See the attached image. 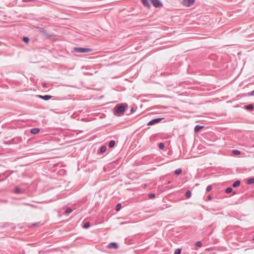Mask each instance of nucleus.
<instances>
[{
  "mask_svg": "<svg viewBox=\"0 0 254 254\" xmlns=\"http://www.w3.org/2000/svg\"><path fill=\"white\" fill-rule=\"evenodd\" d=\"M127 105L124 104H117L113 109L114 114L116 116H121L124 115Z\"/></svg>",
  "mask_w": 254,
  "mask_h": 254,
  "instance_id": "f257e3e1",
  "label": "nucleus"
},
{
  "mask_svg": "<svg viewBox=\"0 0 254 254\" xmlns=\"http://www.w3.org/2000/svg\"><path fill=\"white\" fill-rule=\"evenodd\" d=\"M38 31L42 35V36L46 39H53L54 35L51 33L48 32L44 28L42 27L37 28Z\"/></svg>",
  "mask_w": 254,
  "mask_h": 254,
  "instance_id": "f03ea898",
  "label": "nucleus"
},
{
  "mask_svg": "<svg viewBox=\"0 0 254 254\" xmlns=\"http://www.w3.org/2000/svg\"><path fill=\"white\" fill-rule=\"evenodd\" d=\"M74 51L77 53H84L91 52L92 50L89 48L77 47L74 48Z\"/></svg>",
  "mask_w": 254,
  "mask_h": 254,
  "instance_id": "7ed1b4c3",
  "label": "nucleus"
},
{
  "mask_svg": "<svg viewBox=\"0 0 254 254\" xmlns=\"http://www.w3.org/2000/svg\"><path fill=\"white\" fill-rule=\"evenodd\" d=\"M162 120V118H155L152 120H151L150 122H149L147 124V126H152L154 124H156L158 123H159L161 120Z\"/></svg>",
  "mask_w": 254,
  "mask_h": 254,
  "instance_id": "20e7f679",
  "label": "nucleus"
},
{
  "mask_svg": "<svg viewBox=\"0 0 254 254\" xmlns=\"http://www.w3.org/2000/svg\"><path fill=\"white\" fill-rule=\"evenodd\" d=\"M108 248L109 249H114L115 250H117L119 248L118 245L117 243L112 242L108 245Z\"/></svg>",
  "mask_w": 254,
  "mask_h": 254,
  "instance_id": "39448f33",
  "label": "nucleus"
},
{
  "mask_svg": "<svg viewBox=\"0 0 254 254\" xmlns=\"http://www.w3.org/2000/svg\"><path fill=\"white\" fill-rule=\"evenodd\" d=\"M151 1L155 7H158L162 5V3L160 0H151Z\"/></svg>",
  "mask_w": 254,
  "mask_h": 254,
  "instance_id": "423d86ee",
  "label": "nucleus"
},
{
  "mask_svg": "<svg viewBox=\"0 0 254 254\" xmlns=\"http://www.w3.org/2000/svg\"><path fill=\"white\" fill-rule=\"evenodd\" d=\"M37 97L40 99H42L44 100L48 101L52 98V96L49 95H37Z\"/></svg>",
  "mask_w": 254,
  "mask_h": 254,
  "instance_id": "0eeeda50",
  "label": "nucleus"
},
{
  "mask_svg": "<svg viewBox=\"0 0 254 254\" xmlns=\"http://www.w3.org/2000/svg\"><path fill=\"white\" fill-rule=\"evenodd\" d=\"M194 0H183V3L184 5L190 6L193 4Z\"/></svg>",
  "mask_w": 254,
  "mask_h": 254,
  "instance_id": "6e6552de",
  "label": "nucleus"
},
{
  "mask_svg": "<svg viewBox=\"0 0 254 254\" xmlns=\"http://www.w3.org/2000/svg\"><path fill=\"white\" fill-rule=\"evenodd\" d=\"M40 131V129L38 128H33L31 129L30 132L32 134H37Z\"/></svg>",
  "mask_w": 254,
  "mask_h": 254,
  "instance_id": "1a4fd4ad",
  "label": "nucleus"
},
{
  "mask_svg": "<svg viewBox=\"0 0 254 254\" xmlns=\"http://www.w3.org/2000/svg\"><path fill=\"white\" fill-rule=\"evenodd\" d=\"M203 127V126L196 125L194 128V130L195 132L199 131L201 128Z\"/></svg>",
  "mask_w": 254,
  "mask_h": 254,
  "instance_id": "9d476101",
  "label": "nucleus"
},
{
  "mask_svg": "<svg viewBox=\"0 0 254 254\" xmlns=\"http://www.w3.org/2000/svg\"><path fill=\"white\" fill-rule=\"evenodd\" d=\"M141 1L144 6L147 7H150V4L149 3L148 0H141Z\"/></svg>",
  "mask_w": 254,
  "mask_h": 254,
  "instance_id": "9b49d317",
  "label": "nucleus"
},
{
  "mask_svg": "<svg viewBox=\"0 0 254 254\" xmlns=\"http://www.w3.org/2000/svg\"><path fill=\"white\" fill-rule=\"evenodd\" d=\"M115 145V141L113 140H110L108 144V146L110 148L114 147Z\"/></svg>",
  "mask_w": 254,
  "mask_h": 254,
  "instance_id": "f8f14e48",
  "label": "nucleus"
},
{
  "mask_svg": "<svg viewBox=\"0 0 254 254\" xmlns=\"http://www.w3.org/2000/svg\"><path fill=\"white\" fill-rule=\"evenodd\" d=\"M245 109L248 110L252 111L254 110V106L252 104H249L245 106Z\"/></svg>",
  "mask_w": 254,
  "mask_h": 254,
  "instance_id": "ddd939ff",
  "label": "nucleus"
},
{
  "mask_svg": "<svg viewBox=\"0 0 254 254\" xmlns=\"http://www.w3.org/2000/svg\"><path fill=\"white\" fill-rule=\"evenodd\" d=\"M107 147L106 146L103 145L100 148V152L101 153H104L106 152Z\"/></svg>",
  "mask_w": 254,
  "mask_h": 254,
  "instance_id": "4468645a",
  "label": "nucleus"
},
{
  "mask_svg": "<svg viewBox=\"0 0 254 254\" xmlns=\"http://www.w3.org/2000/svg\"><path fill=\"white\" fill-rule=\"evenodd\" d=\"M240 183H241V182H240V181H235V182L233 184V185H232V187H233V188H236V187H238V186H240Z\"/></svg>",
  "mask_w": 254,
  "mask_h": 254,
  "instance_id": "2eb2a0df",
  "label": "nucleus"
},
{
  "mask_svg": "<svg viewBox=\"0 0 254 254\" xmlns=\"http://www.w3.org/2000/svg\"><path fill=\"white\" fill-rule=\"evenodd\" d=\"M254 183V178H251L247 180V184L248 185H252Z\"/></svg>",
  "mask_w": 254,
  "mask_h": 254,
  "instance_id": "dca6fc26",
  "label": "nucleus"
},
{
  "mask_svg": "<svg viewBox=\"0 0 254 254\" xmlns=\"http://www.w3.org/2000/svg\"><path fill=\"white\" fill-rule=\"evenodd\" d=\"M90 223L89 222H86L84 223L83 226V228L84 229H87L90 227Z\"/></svg>",
  "mask_w": 254,
  "mask_h": 254,
  "instance_id": "f3484780",
  "label": "nucleus"
},
{
  "mask_svg": "<svg viewBox=\"0 0 254 254\" xmlns=\"http://www.w3.org/2000/svg\"><path fill=\"white\" fill-rule=\"evenodd\" d=\"M191 192L190 190H188L186 192V196L187 198H190L191 196Z\"/></svg>",
  "mask_w": 254,
  "mask_h": 254,
  "instance_id": "a211bd4d",
  "label": "nucleus"
},
{
  "mask_svg": "<svg viewBox=\"0 0 254 254\" xmlns=\"http://www.w3.org/2000/svg\"><path fill=\"white\" fill-rule=\"evenodd\" d=\"M182 169H178L175 171V174L176 175H180L182 173Z\"/></svg>",
  "mask_w": 254,
  "mask_h": 254,
  "instance_id": "6ab92c4d",
  "label": "nucleus"
},
{
  "mask_svg": "<svg viewBox=\"0 0 254 254\" xmlns=\"http://www.w3.org/2000/svg\"><path fill=\"white\" fill-rule=\"evenodd\" d=\"M14 191L17 194H19V193H21V189L20 188H17V187L15 189Z\"/></svg>",
  "mask_w": 254,
  "mask_h": 254,
  "instance_id": "aec40b11",
  "label": "nucleus"
},
{
  "mask_svg": "<svg viewBox=\"0 0 254 254\" xmlns=\"http://www.w3.org/2000/svg\"><path fill=\"white\" fill-rule=\"evenodd\" d=\"M233 190V189L232 188H230V187H229L228 188H227L225 190V192L227 193H230L231 192H232Z\"/></svg>",
  "mask_w": 254,
  "mask_h": 254,
  "instance_id": "412c9836",
  "label": "nucleus"
},
{
  "mask_svg": "<svg viewBox=\"0 0 254 254\" xmlns=\"http://www.w3.org/2000/svg\"><path fill=\"white\" fill-rule=\"evenodd\" d=\"M72 212V209L68 207V208H67L66 209H65V212L66 213V214H69L71 212Z\"/></svg>",
  "mask_w": 254,
  "mask_h": 254,
  "instance_id": "4be33fe9",
  "label": "nucleus"
},
{
  "mask_svg": "<svg viewBox=\"0 0 254 254\" xmlns=\"http://www.w3.org/2000/svg\"><path fill=\"white\" fill-rule=\"evenodd\" d=\"M181 249H177L175 251L174 254H181Z\"/></svg>",
  "mask_w": 254,
  "mask_h": 254,
  "instance_id": "5701e85b",
  "label": "nucleus"
},
{
  "mask_svg": "<svg viewBox=\"0 0 254 254\" xmlns=\"http://www.w3.org/2000/svg\"><path fill=\"white\" fill-rule=\"evenodd\" d=\"M232 152L235 155H239L241 153L240 151L237 150H233Z\"/></svg>",
  "mask_w": 254,
  "mask_h": 254,
  "instance_id": "b1692460",
  "label": "nucleus"
},
{
  "mask_svg": "<svg viewBox=\"0 0 254 254\" xmlns=\"http://www.w3.org/2000/svg\"><path fill=\"white\" fill-rule=\"evenodd\" d=\"M121 206H122V205H121V203L117 204V205L116 206V210L118 211H119L121 208Z\"/></svg>",
  "mask_w": 254,
  "mask_h": 254,
  "instance_id": "393cba45",
  "label": "nucleus"
},
{
  "mask_svg": "<svg viewBox=\"0 0 254 254\" xmlns=\"http://www.w3.org/2000/svg\"><path fill=\"white\" fill-rule=\"evenodd\" d=\"M201 245H202V243L200 241L197 242L195 244V246L196 247H201Z\"/></svg>",
  "mask_w": 254,
  "mask_h": 254,
  "instance_id": "a878e982",
  "label": "nucleus"
},
{
  "mask_svg": "<svg viewBox=\"0 0 254 254\" xmlns=\"http://www.w3.org/2000/svg\"><path fill=\"white\" fill-rule=\"evenodd\" d=\"M158 147L161 149H163L164 148V144L163 143H160L158 145Z\"/></svg>",
  "mask_w": 254,
  "mask_h": 254,
  "instance_id": "bb28decb",
  "label": "nucleus"
},
{
  "mask_svg": "<svg viewBox=\"0 0 254 254\" xmlns=\"http://www.w3.org/2000/svg\"><path fill=\"white\" fill-rule=\"evenodd\" d=\"M23 41L25 43H28L29 41V39L28 37H25L23 38Z\"/></svg>",
  "mask_w": 254,
  "mask_h": 254,
  "instance_id": "cd10ccee",
  "label": "nucleus"
},
{
  "mask_svg": "<svg viewBox=\"0 0 254 254\" xmlns=\"http://www.w3.org/2000/svg\"><path fill=\"white\" fill-rule=\"evenodd\" d=\"M211 189H212L211 186L210 185H209V186H208L207 187L206 189V191L207 192H208V191L211 190Z\"/></svg>",
  "mask_w": 254,
  "mask_h": 254,
  "instance_id": "c85d7f7f",
  "label": "nucleus"
},
{
  "mask_svg": "<svg viewBox=\"0 0 254 254\" xmlns=\"http://www.w3.org/2000/svg\"><path fill=\"white\" fill-rule=\"evenodd\" d=\"M148 196L150 198H154L155 197V194L154 193H149L148 194Z\"/></svg>",
  "mask_w": 254,
  "mask_h": 254,
  "instance_id": "c756f323",
  "label": "nucleus"
},
{
  "mask_svg": "<svg viewBox=\"0 0 254 254\" xmlns=\"http://www.w3.org/2000/svg\"><path fill=\"white\" fill-rule=\"evenodd\" d=\"M249 95L250 96H254V90L253 91H252L250 94Z\"/></svg>",
  "mask_w": 254,
  "mask_h": 254,
  "instance_id": "7c9ffc66",
  "label": "nucleus"
},
{
  "mask_svg": "<svg viewBox=\"0 0 254 254\" xmlns=\"http://www.w3.org/2000/svg\"><path fill=\"white\" fill-rule=\"evenodd\" d=\"M212 196H211L210 195H208V196L207 199H208V200H211V199H212Z\"/></svg>",
  "mask_w": 254,
  "mask_h": 254,
  "instance_id": "2f4dec72",
  "label": "nucleus"
},
{
  "mask_svg": "<svg viewBox=\"0 0 254 254\" xmlns=\"http://www.w3.org/2000/svg\"><path fill=\"white\" fill-rule=\"evenodd\" d=\"M134 111V110L133 108H131V110H130V112H131V113H133Z\"/></svg>",
  "mask_w": 254,
  "mask_h": 254,
  "instance_id": "473e14b6",
  "label": "nucleus"
},
{
  "mask_svg": "<svg viewBox=\"0 0 254 254\" xmlns=\"http://www.w3.org/2000/svg\"><path fill=\"white\" fill-rule=\"evenodd\" d=\"M38 224H39V223H34V224H33V225H34V226H37V225H38Z\"/></svg>",
  "mask_w": 254,
  "mask_h": 254,
  "instance_id": "72a5a7b5",
  "label": "nucleus"
},
{
  "mask_svg": "<svg viewBox=\"0 0 254 254\" xmlns=\"http://www.w3.org/2000/svg\"><path fill=\"white\" fill-rule=\"evenodd\" d=\"M24 2L29 1L30 0H23Z\"/></svg>",
  "mask_w": 254,
  "mask_h": 254,
  "instance_id": "f704fd0d",
  "label": "nucleus"
},
{
  "mask_svg": "<svg viewBox=\"0 0 254 254\" xmlns=\"http://www.w3.org/2000/svg\"><path fill=\"white\" fill-rule=\"evenodd\" d=\"M170 183H171V182H170V181H169V182H168V184H170Z\"/></svg>",
  "mask_w": 254,
  "mask_h": 254,
  "instance_id": "c9c22d12",
  "label": "nucleus"
},
{
  "mask_svg": "<svg viewBox=\"0 0 254 254\" xmlns=\"http://www.w3.org/2000/svg\"><path fill=\"white\" fill-rule=\"evenodd\" d=\"M236 194V192H233V194Z\"/></svg>",
  "mask_w": 254,
  "mask_h": 254,
  "instance_id": "e433bc0d",
  "label": "nucleus"
},
{
  "mask_svg": "<svg viewBox=\"0 0 254 254\" xmlns=\"http://www.w3.org/2000/svg\"><path fill=\"white\" fill-rule=\"evenodd\" d=\"M253 240L254 241V238H253Z\"/></svg>",
  "mask_w": 254,
  "mask_h": 254,
  "instance_id": "4c0bfd02",
  "label": "nucleus"
}]
</instances>
